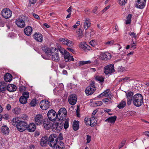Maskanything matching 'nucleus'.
Here are the masks:
<instances>
[{"label": "nucleus", "mask_w": 149, "mask_h": 149, "mask_svg": "<svg viewBox=\"0 0 149 149\" xmlns=\"http://www.w3.org/2000/svg\"><path fill=\"white\" fill-rule=\"evenodd\" d=\"M132 102L133 104L135 106H141L143 102V96L140 94H136L133 97Z\"/></svg>", "instance_id": "obj_1"}, {"label": "nucleus", "mask_w": 149, "mask_h": 149, "mask_svg": "<svg viewBox=\"0 0 149 149\" xmlns=\"http://www.w3.org/2000/svg\"><path fill=\"white\" fill-rule=\"evenodd\" d=\"M57 136L55 134H52L49 137L48 140V144L51 147H55L57 144Z\"/></svg>", "instance_id": "obj_2"}, {"label": "nucleus", "mask_w": 149, "mask_h": 149, "mask_svg": "<svg viewBox=\"0 0 149 149\" xmlns=\"http://www.w3.org/2000/svg\"><path fill=\"white\" fill-rule=\"evenodd\" d=\"M67 112L65 108H61L60 109L57 114L58 119L61 121L65 120L66 118Z\"/></svg>", "instance_id": "obj_3"}, {"label": "nucleus", "mask_w": 149, "mask_h": 149, "mask_svg": "<svg viewBox=\"0 0 149 149\" xmlns=\"http://www.w3.org/2000/svg\"><path fill=\"white\" fill-rule=\"evenodd\" d=\"M12 11L8 8H3L1 11V14L3 17L5 19L10 18L12 15Z\"/></svg>", "instance_id": "obj_4"}, {"label": "nucleus", "mask_w": 149, "mask_h": 149, "mask_svg": "<svg viewBox=\"0 0 149 149\" xmlns=\"http://www.w3.org/2000/svg\"><path fill=\"white\" fill-rule=\"evenodd\" d=\"M63 123L62 122L59 124L56 122H54L52 125V129L53 131L58 132L63 128Z\"/></svg>", "instance_id": "obj_5"}, {"label": "nucleus", "mask_w": 149, "mask_h": 149, "mask_svg": "<svg viewBox=\"0 0 149 149\" xmlns=\"http://www.w3.org/2000/svg\"><path fill=\"white\" fill-rule=\"evenodd\" d=\"M104 72L106 75L110 74L114 72V65L111 64L105 66L104 68Z\"/></svg>", "instance_id": "obj_6"}, {"label": "nucleus", "mask_w": 149, "mask_h": 149, "mask_svg": "<svg viewBox=\"0 0 149 149\" xmlns=\"http://www.w3.org/2000/svg\"><path fill=\"white\" fill-rule=\"evenodd\" d=\"M47 116L49 120L52 121H55L57 118L58 119L57 114L53 109L50 110L48 111Z\"/></svg>", "instance_id": "obj_7"}, {"label": "nucleus", "mask_w": 149, "mask_h": 149, "mask_svg": "<svg viewBox=\"0 0 149 149\" xmlns=\"http://www.w3.org/2000/svg\"><path fill=\"white\" fill-rule=\"evenodd\" d=\"M19 123L16 125L17 129L20 132H23L27 129V123L24 121L19 122Z\"/></svg>", "instance_id": "obj_8"}, {"label": "nucleus", "mask_w": 149, "mask_h": 149, "mask_svg": "<svg viewBox=\"0 0 149 149\" xmlns=\"http://www.w3.org/2000/svg\"><path fill=\"white\" fill-rule=\"evenodd\" d=\"M34 119L35 123L38 125L42 124L45 121L44 119L43 116L40 114L36 115Z\"/></svg>", "instance_id": "obj_9"}, {"label": "nucleus", "mask_w": 149, "mask_h": 149, "mask_svg": "<svg viewBox=\"0 0 149 149\" xmlns=\"http://www.w3.org/2000/svg\"><path fill=\"white\" fill-rule=\"evenodd\" d=\"M50 106V102L48 101H46L45 100H42L40 103V107L43 110H47Z\"/></svg>", "instance_id": "obj_10"}, {"label": "nucleus", "mask_w": 149, "mask_h": 149, "mask_svg": "<svg viewBox=\"0 0 149 149\" xmlns=\"http://www.w3.org/2000/svg\"><path fill=\"white\" fill-rule=\"evenodd\" d=\"M58 52V50L56 49H54V52L52 51V52L50 56H51V58L53 61L56 62H58L59 61L60 58Z\"/></svg>", "instance_id": "obj_11"}, {"label": "nucleus", "mask_w": 149, "mask_h": 149, "mask_svg": "<svg viewBox=\"0 0 149 149\" xmlns=\"http://www.w3.org/2000/svg\"><path fill=\"white\" fill-rule=\"evenodd\" d=\"M133 92L131 91L128 92L126 93V95L127 99V104L129 106L131 104L132 101H133Z\"/></svg>", "instance_id": "obj_12"}, {"label": "nucleus", "mask_w": 149, "mask_h": 149, "mask_svg": "<svg viewBox=\"0 0 149 149\" xmlns=\"http://www.w3.org/2000/svg\"><path fill=\"white\" fill-rule=\"evenodd\" d=\"M100 57L102 60H108L111 59V55L108 52H102L100 54Z\"/></svg>", "instance_id": "obj_13"}, {"label": "nucleus", "mask_w": 149, "mask_h": 149, "mask_svg": "<svg viewBox=\"0 0 149 149\" xmlns=\"http://www.w3.org/2000/svg\"><path fill=\"white\" fill-rule=\"evenodd\" d=\"M68 100L69 103L72 105H74L77 101V97L76 95H71L68 97Z\"/></svg>", "instance_id": "obj_14"}, {"label": "nucleus", "mask_w": 149, "mask_h": 149, "mask_svg": "<svg viewBox=\"0 0 149 149\" xmlns=\"http://www.w3.org/2000/svg\"><path fill=\"white\" fill-rule=\"evenodd\" d=\"M146 2V0H137L136 4V6L137 8L142 9L144 7Z\"/></svg>", "instance_id": "obj_15"}, {"label": "nucleus", "mask_w": 149, "mask_h": 149, "mask_svg": "<svg viewBox=\"0 0 149 149\" xmlns=\"http://www.w3.org/2000/svg\"><path fill=\"white\" fill-rule=\"evenodd\" d=\"M64 56L65 61L66 62L74 61L73 56L70 55V54L67 51H65Z\"/></svg>", "instance_id": "obj_16"}, {"label": "nucleus", "mask_w": 149, "mask_h": 149, "mask_svg": "<svg viewBox=\"0 0 149 149\" xmlns=\"http://www.w3.org/2000/svg\"><path fill=\"white\" fill-rule=\"evenodd\" d=\"M16 24L18 27L20 28H23L25 26V23L22 19L19 18L15 21Z\"/></svg>", "instance_id": "obj_17"}, {"label": "nucleus", "mask_w": 149, "mask_h": 149, "mask_svg": "<svg viewBox=\"0 0 149 149\" xmlns=\"http://www.w3.org/2000/svg\"><path fill=\"white\" fill-rule=\"evenodd\" d=\"M33 38L37 41L41 42L42 41L43 37L42 35L39 32H36L33 35Z\"/></svg>", "instance_id": "obj_18"}, {"label": "nucleus", "mask_w": 149, "mask_h": 149, "mask_svg": "<svg viewBox=\"0 0 149 149\" xmlns=\"http://www.w3.org/2000/svg\"><path fill=\"white\" fill-rule=\"evenodd\" d=\"M96 88H93L90 86L87 87L85 90V93L87 95H91L95 91Z\"/></svg>", "instance_id": "obj_19"}, {"label": "nucleus", "mask_w": 149, "mask_h": 149, "mask_svg": "<svg viewBox=\"0 0 149 149\" xmlns=\"http://www.w3.org/2000/svg\"><path fill=\"white\" fill-rule=\"evenodd\" d=\"M42 49L46 55L49 57L50 56V55L52 52L50 48L47 46H43L42 47Z\"/></svg>", "instance_id": "obj_20"}, {"label": "nucleus", "mask_w": 149, "mask_h": 149, "mask_svg": "<svg viewBox=\"0 0 149 149\" xmlns=\"http://www.w3.org/2000/svg\"><path fill=\"white\" fill-rule=\"evenodd\" d=\"M27 129L30 132H33L36 129L35 125L33 123H31L26 127Z\"/></svg>", "instance_id": "obj_21"}, {"label": "nucleus", "mask_w": 149, "mask_h": 149, "mask_svg": "<svg viewBox=\"0 0 149 149\" xmlns=\"http://www.w3.org/2000/svg\"><path fill=\"white\" fill-rule=\"evenodd\" d=\"M48 141L47 139V136H45L42 137L41 139L40 142V145L42 147L45 146H47V142Z\"/></svg>", "instance_id": "obj_22"}, {"label": "nucleus", "mask_w": 149, "mask_h": 149, "mask_svg": "<svg viewBox=\"0 0 149 149\" xmlns=\"http://www.w3.org/2000/svg\"><path fill=\"white\" fill-rule=\"evenodd\" d=\"M6 89L9 91L14 92L16 90L17 87L14 84H9L7 86Z\"/></svg>", "instance_id": "obj_23"}, {"label": "nucleus", "mask_w": 149, "mask_h": 149, "mask_svg": "<svg viewBox=\"0 0 149 149\" xmlns=\"http://www.w3.org/2000/svg\"><path fill=\"white\" fill-rule=\"evenodd\" d=\"M32 31V29L30 26H28L26 27L24 30V32L25 34L27 36L30 35Z\"/></svg>", "instance_id": "obj_24"}, {"label": "nucleus", "mask_w": 149, "mask_h": 149, "mask_svg": "<svg viewBox=\"0 0 149 149\" xmlns=\"http://www.w3.org/2000/svg\"><path fill=\"white\" fill-rule=\"evenodd\" d=\"M4 80L6 82H9L12 79V76L10 73H7L5 74L4 77Z\"/></svg>", "instance_id": "obj_25"}, {"label": "nucleus", "mask_w": 149, "mask_h": 149, "mask_svg": "<svg viewBox=\"0 0 149 149\" xmlns=\"http://www.w3.org/2000/svg\"><path fill=\"white\" fill-rule=\"evenodd\" d=\"M64 144L61 141L59 140L58 141H57L56 149H64L65 147L64 146Z\"/></svg>", "instance_id": "obj_26"}, {"label": "nucleus", "mask_w": 149, "mask_h": 149, "mask_svg": "<svg viewBox=\"0 0 149 149\" xmlns=\"http://www.w3.org/2000/svg\"><path fill=\"white\" fill-rule=\"evenodd\" d=\"M72 127L74 131L78 130L79 128V121L74 120L73 122Z\"/></svg>", "instance_id": "obj_27"}, {"label": "nucleus", "mask_w": 149, "mask_h": 149, "mask_svg": "<svg viewBox=\"0 0 149 149\" xmlns=\"http://www.w3.org/2000/svg\"><path fill=\"white\" fill-rule=\"evenodd\" d=\"M95 118L93 116L91 118H90V125L91 127H94L97 124V121L96 120H95Z\"/></svg>", "instance_id": "obj_28"}, {"label": "nucleus", "mask_w": 149, "mask_h": 149, "mask_svg": "<svg viewBox=\"0 0 149 149\" xmlns=\"http://www.w3.org/2000/svg\"><path fill=\"white\" fill-rule=\"evenodd\" d=\"M91 26V23L90 19H86L84 22V28L85 30L87 29Z\"/></svg>", "instance_id": "obj_29"}, {"label": "nucleus", "mask_w": 149, "mask_h": 149, "mask_svg": "<svg viewBox=\"0 0 149 149\" xmlns=\"http://www.w3.org/2000/svg\"><path fill=\"white\" fill-rule=\"evenodd\" d=\"M116 118L117 116H111L107 119L105 120V121H108V122H109L111 123H113L116 120Z\"/></svg>", "instance_id": "obj_30"}, {"label": "nucleus", "mask_w": 149, "mask_h": 149, "mask_svg": "<svg viewBox=\"0 0 149 149\" xmlns=\"http://www.w3.org/2000/svg\"><path fill=\"white\" fill-rule=\"evenodd\" d=\"M43 126L44 128L47 130H48L50 129L51 127V124L49 122L45 121L42 123Z\"/></svg>", "instance_id": "obj_31"}, {"label": "nucleus", "mask_w": 149, "mask_h": 149, "mask_svg": "<svg viewBox=\"0 0 149 149\" xmlns=\"http://www.w3.org/2000/svg\"><path fill=\"white\" fill-rule=\"evenodd\" d=\"M1 130L2 132L6 134L8 133L9 129L6 126H3L1 128Z\"/></svg>", "instance_id": "obj_32"}, {"label": "nucleus", "mask_w": 149, "mask_h": 149, "mask_svg": "<svg viewBox=\"0 0 149 149\" xmlns=\"http://www.w3.org/2000/svg\"><path fill=\"white\" fill-rule=\"evenodd\" d=\"M21 120H19V118L18 117L15 118H13V120L12 121V124L15 126L16 125H17L18 124V123H19V122H20Z\"/></svg>", "instance_id": "obj_33"}, {"label": "nucleus", "mask_w": 149, "mask_h": 149, "mask_svg": "<svg viewBox=\"0 0 149 149\" xmlns=\"http://www.w3.org/2000/svg\"><path fill=\"white\" fill-rule=\"evenodd\" d=\"M28 99L24 97V96H21L19 98V101L22 104H24L27 102Z\"/></svg>", "instance_id": "obj_34"}, {"label": "nucleus", "mask_w": 149, "mask_h": 149, "mask_svg": "<svg viewBox=\"0 0 149 149\" xmlns=\"http://www.w3.org/2000/svg\"><path fill=\"white\" fill-rule=\"evenodd\" d=\"M38 103V100L36 98H34L31 101L30 105L31 107H35Z\"/></svg>", "instance_id": "obj_35"}, {"label": "nucleus", "mask_w": 149, "mask_h": 149, "mask_svg": "<svg viewBox=\"0 0 149 149\" xmlns=\"http://www.w3.org/2000/svg\"><path fill=\"white\" fill-rule=\"evenodd\" d=\"M4 84L2 82H0V93L1 92L3 93L6 90V86H5L4 85Z\"/></svg>", "instance_id": "obj_36"}, {"label": "nucleus", "mask_w": 149, "mask_h": 149, "mask_svg": "<svg viewBox=\"0 0 149 149\" xmlns=\"http://www.w3.org/2000/svg\"><path fill=\"white\" fill-rule=\"evenodd\" d=\"M126 104V102L122 101L119 103V104L117 106V107L119 108V109H122L125 106Z\"/></svg>", "instance_id": "obj_37"}, {"label": "nucleus", "mask_w": 149, "mask_h": 149, "mask_svg": "<svg viewBox=\"0 0 149 149\" xmlns=\"http://www.w3.org/2000/svg\"><path fill=\"white\" fill-rule=\"evenodd\" d=\"M95 79L99 81V83H101V85L102 84V83H103L104 81V78L102 76H96L95 78Z\"/></svg>", "instance_id": "obj_38"}, {"label": "nucleus", "mask_w": 149, "mask_h": 149, "mask_svg": "<svg viewBox=\"0 0 149 149\" xmlns=\"http://www.w3.org/2000/svg\"><path fill=\"white\" fill-rule=\"evenodd\" d=\"M91 63V62L90 61H80L79 62L78 64L79 66H81L85 64H89Z\"/></svg>", "instance_id": "obj_39"}, {"label": "nucleus", "mask_w": 149, "mask_h": 149, "mask_svg": "<svg viewBox=\"0 0 149 149\" xmlns=\"http://www.w3.org/2000/svg\"><path fill=\"white\" fill-rule=\"evenodd\" d=\"M86 45V43L84 42H83L79 44V47L81 49L85 50Z\"/></svg>", "instance_id": "obj_40"}, {"label": "nucleus", "mask_w": 149, "mask_h": 149, "mask_svg": "<svg viewBox=\"0 0 149 149\" xmlns=\"http://www.w3.org/2000/svg\"><path fill=\"white\" fill-rule=\"evenodd\" d=\"M13 113L16 114H19L21 112V109L19 108H16L13 110Z\"/></svg>", "instance_id": "obj_41"}, {"label": "nucleus", "mask_w": 149, "mask_h": 149, "mask_svg": "<svg viewBox=\"0 0 149 149\" xmlns=\"http://www.w3.org/2000/svg\"><path fill=\"white\" fill-rule=\"evenodd\" d=\"M77 35L79 38H81L82 37V30L81 29L79 28L78 29V31L77 32Z\"/></svg>", "instance_id": "obj_42"}, {"label": "nucleus", "mask_w": 149, "mask_h": 149, "mask_svg": "<svg viewBox=\"0 0 149 149\" xmlns=\"http://www.w3.org/2000/svg\"><path fill=\"white\" fill-rule=\"evenodd\" d=\"M58 51H59L60 52L61 54L63 55V56H64L65 54V51H67L63 48L61 47H60V48L58 47Z\"/></svg>", "instance_id": "obj_43"}, {"label": "nucleus", "mask_w": 149, "mask_h": 149, "mask_svg": "<svg viewBox=\"0 0 149 149\" xmlns=\"http://www.w3.org/2000/svg\"><path fill=\"white\" fill-rule=\"evenodd\" d=\"M68 40L65 38H60L59 39V41L62 42V43L63 44L66 45Z\"/></svg>", "instance_id": "obj_44"}, {"label": "nucleus", "mask_w": 149, "mask_h": 149, "mask_svg": "<svg viewBox=\"0 0 149 149\" xmlns=\"http://www.w3.org/2000/svg\"><path fill=\"white\" fill-rule=\"evenodd\" d=\"M69 120L68 119H67L66 121H65V123L64 125V129L65 130L67 129L69 126Z\"/></svg>", "instance_id": "obj_45"}, {"label": "nucleus", "mask_w": 149, "mask_h": 149, "mask_svg": "<svg viewBox=\"0 0 149 149\" xmlns=\"http://www.w3.org/2000/svg\"><path fill=\"white\" fill-rule=\"evenodd\" d=\"M130 77H125V78H120L119 79V81H124V82L127 81L129 79Z\"/></svg>", "instance_id": "obj_46"}, {"label": "nucleus", "mask_w": 149, "mask_h": 149, "mask_svg": "<svg viewBox=\"0 0 149 149\" xmlns=\"http://www.w3.org/2000/svg\"><path fill=\"white\" fill-rule=\"evenodd\" d=\"M29 93L28 92L26 91L23 93L22 96H24V97H25L26 98L28 99L29 97Z\"/></svg>", "instance_id": "obj_47"}, {"label": "nucleus", "mask_w": 149, "mask_h": 149, "mask_svg": "<svg viewBox=\"0 0 149 149\" xmlns=\"http://www.w3.org/2000/svg\"><path fill=\"white\" fill-rule=\"evenodd\" d=\"M94 104L96 106H99L102 104V102L101 101H97L95 102Z\"/></svg>", "instance_id": "obj_48"}, {"label": "nucleus", "mask_w": 149, "mask_h": 149, "mask_svg": "<svg viewBox=\"0 0 149 149\" xmlns=\"http://www.w3.org/2000/svg\"><path fill=\"white\" fill-rule=\"evenodd\" d=\"M67 42V45L68 46H72L73 44L74 43L73 42L71 41H70L69 40H68Z\"/></svg>", "instance_id": "obj_49"}, {"label": "nucleus", "mask_w": 149, "mask_h": 149, "mask_svg": "<svg viewBox=\"0 0 149 149\" xmlns=\"http://www.w3.org/2000/svg\"><path fill=\"white\" fill-rule=\"evenodd\" d=\"M85 123L87 125H90V118H85L84 119Z\"/></svg>", "instance_id": "obj_50"}, {"label": "nucleus", "mask_w": 149, "mask_h": 149, "mask_svg": "<svg viewBox=\"0 0 149 149\" xmlns=\"http://www.w3.org/2000/svg\"><path fill=\"white\" fill-rule=\"evenodd\" d=\"M126 141V140H124L122 141L121 144H120L119 146V149L124 146L125 143Z\"/></svg>", "instance_id": "obj_51"}, {"label": "nucleus", "mask_w": 149, "mask_h": 149, "mask_svg": "<svg viewBox=\"0 0 149 149\" xmlns=\"http://www.w3.org/2000/svg\"><path fill=\"white\" fill-rule=\"evenodd\" d=\"M119 4L121 5H125L127 0H118Z\"/></svg>", "instance_id": "obj_52"}, {"label": "nucleus", "mask_w": 149, "mask_h": 149, "mask_svg": "<svg viewBox=\"0 0 149 149\" xmlns=\"http://www.w3.org/2000/svg\"><path fill=\"white\" fill-rule=\"evenodd\" d=\"M26 88L25 86H20L19 88V91L22 92L23 91H25L26 90Z\"/></svg>", "instance_id": "obj_53"}, {"label": "nucleus", "mask_w": 149, "mask_h": 149, "mask_svg": "<svg viewBox=\"0 0 149 149\" xmlns=\"http://www.w3.org/2000/svg\"><path fill=\"white\" fill-rule=\"evenodd\" d=\"M91 136L89 135H88L86 136V140L87 143H89L91 141Z\"/></svg>", "instance_id": "obj_54"}, {"label": "nucleus", "mask_w": 149, "mask_h": 149, "mask_svg": "<svg viewBox=\"0 0 149 149\" xmlns=\"http://www.w3.org/2000/svg\"><path fill=\"white\" fill-rule=\"evenodd\" d=\"M90 86L91 87L93 88H96L95 86V83L94 81H92L91 83L90 84L89 86Z\"/></svg>", "instance_id": "obj_55"}, {"label": "nucleus", "mask_w": 149, "mask_h": 149, "mask_svg": "<svg viewBox=\"0 0 149 149\" xmlns=\"http://www.w3.org/2000/svg\"><path fill=\"white\" fill-rule=\"evenodd\" d=\"M58 139L60 140H61L63 139V135L61 133H60L58 136Z\"/></svg>", "instance_id": "obj_56"}, {"label": "nucleus", "mask_w": 149, "mask_h": 149, "mask_svg": "<svg viewBox=\"0 0 149 149\" xmlns=\"http://www.w3.org/2000/svg\"><path fill=\"white\" fill-rule=\"evenodd\" d=\"M114 42L113 40H111L105 42L104 44L105 45H112L114 43Z\"/></svg>", "instance_id": "obj_57"}, {"label": "nucleus", "mask_w": 149, "mask_h": 149, "mask_svg": "<svg viewBox=\"0 0 149 149\" xmlns=\"http://www.w3.org/2000/svg\"><path fill=\"white\" fill-rule=\"evenodd\" d=\"M129 34L130 35V36H133L134 38L136 39V33H134L133 32L129 33Z\"/></svg>", "instance_id": "obj_58"}, {"label": "nucleus", "mask_w": 149, "mask_h": 149, "mask_svg": "<svg viewBox=\"0 0 149 149\" xmlns=\"http://www.w3.org/2000/svg\"><path fill=\"white\" fill-rule=\"evenodd\" d=\"M58 88H55L54 90V93L55 95H60V93H58V91H57V90L58 91Z\"/></svg>", "instance_id": "obj_59"}, {"label": "nucleus", "mask_w": 149, "mask_h": 149, "mask_svg": "<svg viewBox=\"0 0 149 149\" xmlns=\"http://www.w3.org/2000/svg\"><path fill=\"white\" fill-rule=\"evenodd\" d=\"M90 44L93 47H94L96 45L95 42H94L93 40H91L90 42Z\"/></svg>", "instance_id": "obj_60"}, {"label": "nucleus", "mask_w": 149, "mask_h": 149, "mask_svg": "<svg viewBox=\"0 0 149 149\" xmlns=\"http://www.w3.org/2000/svg\"><path fill=\"white\" fill-rule=\"evenodd\" d=\"M124 69L122 66H119L118 68V70L119 72H122L124 70Z\"/></svg>", "instance_id": "obj_61"}, {"label": "nucleus", "mask_w": 149, "mask_h": 149, "mask_svg": "<svg viewBox=\"0 0 149 149\" xmlns=\"http://www.w3.org/2000/svg\"><path fill=\"white\" fill-rule=\"evenodd\" d=\"M67 49L68 51L71 52L73 54L75 53V51L74 50V49L68 47L67 48Z\"/></svg>", "instance_id": "obj_62"}, {"label": "nucleus", "mask_w": 149, "mask_h": 149, "mask_svg": "<svg viewBox=\"0 0 149 149\" xmlns=\"http://www.w3.org/2000/svg\"><path fill=\"white\" fill-rule=\"evenodd\" d=\"M136 45L135 43L134 42H133L132 43L131 45V48L134 49H135L136 48Z\"/></svg>", "instance_id": "obj_63"}, {"label": "nucleus", "mask_w": 149, "mask_h": 149, "mask_svg": "<svg viewBox=\"0 0 149 149\" xmlns=\"http://www.w3.org/2000/svg\"><path fill=\"white\" fill-rule=\"evenodd\" d=\"M106 97H108L110 100H112L113 98V95L110 93H109L108 95H107V96Z\"/></svg>", "instance_id": "obj_64"}]
</instances>
